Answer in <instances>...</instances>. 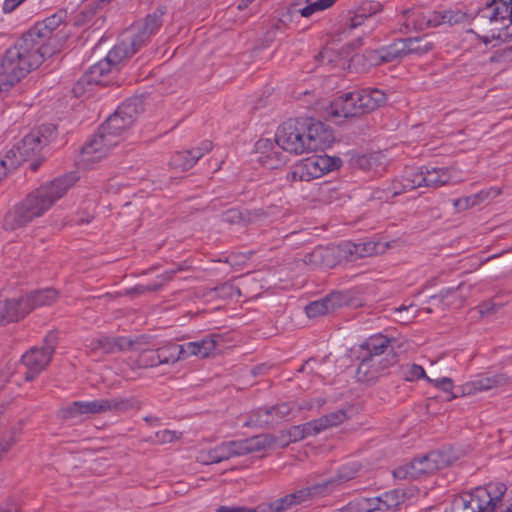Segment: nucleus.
Masks as SVG:
<instances>
[{
    "instance_id": "nucleus-1",
    "label": "nucleus",
    "mask_w": 512,
    "mask_h": 512,
    "mask_svg": "<svg viewBox=\"0 0 512 512\" xmlns=\"http://www.w3.org/2000/svg\"><path fill=\"white\" fill-rule=\"evenodd\" d=\"M75 182L74 174H66L41 185L6 213L4 229L16 230L41 217L67 193Z\"/></svg>"
},
{
    "instance_id": "nucleus-2",
    "label": "nucleus",
    "mask_w": 512,
    "mask_h": 512,
    "mask_svg": "<svg viewBox=\"0 0 512 512\" xmlns=\"http://www.w3.org/2000/svg\"><path fill=\"white\" fill-rule=\"evenodd\" d=\"M51 56L48 48L25 32L0 59V91H8Z\"/></svg>"
},
{
    "instance_id": "nucleus-3",
    "label": "nucleus",
    "mask_w": 512,
    "mask_h": 512,
    "mask_svg": "<svg viewBox=\"0 0 512 512\" xmlns=\"http://www.w3.org/2000/svg\"><path fill=\"white\" fill-rule=\"evenodd\" d=\"M462 179L452 167L411 168L405 171L399 182L393 183L392 196L420 187L438 188L449 183H457Z\"/></svg>"
},
{
    "instance_id": "nucleus-4",
    "label": "nucleus",
    "mask_w": 512,
    "mask_h": 512,
    "mask_svg": "<svg viewBox=\"0 0 512 512\" xmlns=\"http://www.w3.org/2000/svg\"><path fill=\"white\" fill-rule=\"evenodd\" d=\"M57 296L56 290L46 288L33 291L19 299L0 301V325L18 321L37 307L51 305Z\"/></svg>"
},
{
    "instance_id": "nucleus-5",
    "label": "nucleus",
    "mask_w": 512,
    "mask_h": 512,
    "mask_svg": "<svg viewBox=\"0 0 512 512\" xmlns=\"http://www.w3.org/2000/svg\"><path fill=\"white\" fill-rule=\"evenodd\" d=\"M55 133L53 125H42L38 129L25 135L22 140L10 149L1 162L9 171L16 169L24 161L36 155L43 146L47 145L49 138Z\"/></svg>"
},
{
    "instance_id": "nucleus-6",
    "label": "nucleus",
    "mask_w": 512,
    "mask_h": 512,
    "mask_svg": "<svg viewBox=\"0 0 512 512\" xmlns=\"http://www.w3.org/2000/svg\"><path fill=\"white\" fill-rule=\"evenodd\" d=\"M456 459L457 457L452 454L451 449L431 451L427 455L396 468L393 475L397 479H418L451 465Z\"/></svg>"
},
{
    "instance_id": "nucleus-7",
    "label": "nucleus",
    "mask_w": 512,
    "mask_h": 512,
    "mask_svg": "<svg viewBox=\"0 0 512 512\" xmlns=\"http://www.w3.org/2000/svg\"><path fill=\"white\" fill-rule=\"evenodd\" d=\"M142 102L138 98H132L122 103L113 115L100 127L113 139H117L129 129L142 112Z\"/></svg>"
},
{
    "instance_id": "nucleus-8",
    "label": "nucleus",
    "mask_w": 512,
    "mask_h": 512,
    "mask_svg": "<svg viewBox=\"0 0 512 512\" xmlns=\"http://www.w3.org/2000/svg\"><path fill=\"white\" fill-rule=\"evenodd\" d=\"M57 335L48 333L41 347H32L21 358L22 365L26 368L24 378L26 381L34 380L50 363L55 352Z\"/></svg>"
},
{
    "instance_id": "nucleus-9",
    "label": "nucleus",
    "mask_w": 512,
    "mask_h": 512,
    "mask_svg": "<svg viewBox=\"0 0 512 512\" xmlns=\"http://www.w3.org/2000/svg\"><path fill=\"white\" fill-rule=\"evenodd\" d=\"M124 59L117 53V56L112 57V50L109 51L107 56L90 67L76 83L73 92L79 95L85 91V85H107L110 80L109 75L118 71V65Z\"/></svg>"
},
{
    "instance_id": "nucleus-10",
    "label": "nucleus",
    "mask_w": 512,
    "mask_h": 512,
    "mask_svg": "<svg viewBox=\"0 0 512 512\" xmlns=\"http://www.w3.org/2000/svg\"><path fill=\"white\" fill-rule=\"evenodd\" d=\"M275 142L278 149L294 154L306 152L305 122L301 120H288L277 130Z\"/></svg>"
},
{
    "instance_id": "nucleus-11",
    "label": "nucleus",
    "mask_w": 512,
    "mask_h": 512,
    "mask_svg": "<svg viewBox=\"0 0 512 512\" xmlns=\"http://www.w3.org/2000/svg\"><path fill=\"white\" fill-rule=\"evenodd\" d=\"M64 18L65 12L58 11L44 20L38 21L26 33L39 42L43 48H48L50 54L53 55L59 51L60 47L59 37L55 31L63 23Z\"/></svg>"
},
{
    "instance_id": "nucleus-12",
    "label": "nucleus",
    "mask_w": 512,
    "mask_h": 512,
    "mask_svg": "<svg viewBox=\"0 0 512 512\" xmlns=\"http://www.w3.org/2000/svg\"><path fill=\"white\" fill-rule=\"evenodd\" d=\"M506 486L503 483L488 484L485 487H477L467 495L473 502L475 512H498L503 506V496Z\"/></svg>"
},
{
    "instance_id": "nucleus-13",
    "label": "nucleus",
    "mask_w": 512,
    "mask_h": 512,
    "mask_svg": "<svg viewBox=\"0 0 512 512\" xmlns=\"http://www.w3.org/2000/svg\"><path fill=\"white\" fill-rule=\"evenodd\" d=\"M294 405L291 402H283L258 408L251 414L249 423L257 427L273 428L282 421L290 420Z\"/></svg>"
},
{
    "instance_id": "nucleus-14",
    "label": "nucleus",
    "mask_w": 512,
    "mask_h": 512,
    "mask_svg": "<svg viewBox=\"0 0 512 512\" xmlns=\"http://www.w3.org/2000/svg\"><path fill=\"white\" fill-rule=\"evenodd\" d=\"M83 415L100 414L107 411L124 413L129 410L139 409L140 403L135 397L110 399H96L93 401H81Z\"/></svg>"
},
{
    "instance_id": "nucleus-15",
    "label": "nucleus",
    "mask_w": 512,
    "mask_h": 512,
    "mask_svg": "<svg viewBox=\"0 0 512 512\" xmlns=\"http://www.w3.org/2000/svg\"><path fill=\"white\" fill-rule=\"evenodd\" d=\"M381 5L377 2L363 3L349 19L346 20L344 26L345 31H353L362 28V34L369 35L377 26V20L374 15L380 11Z\"/></svg>"
},
{
    "instance_id": "nucleus-16",
    "label": "nucleus",
    "mask_w": 512,
    "mask_h": 512,
    "mask_svg": "<svg viewBox=\"0 0 512 512\" xmlns=\"http://www.w3.org/2000/svg\"><path fill=\"white\" fill-rule=\"evenodd\" d=\"M358 357L361 361L356 371V377L358 381L366 383L376 381L387 368L397 362V355L376 359L360 353Z\"/></svg>"
},
{
    "instance_id": "nucleus-17",
    "label": "nucleus",
    "mask_w": 512,
    "mask_h": 512,
    "mask_svg": "<svg viewBox=\"0 0 512 512\" xmlns=\"http://www.w3.org/2000/svg\"><path fill=\"white\" fill-rule=\"evenodd\" d=\"M403 22L399 31L407 34L411 31H422L437 27V11H426L422 8L405 9L402 12Z\"/></svg>"
},
{
    "instance_id": "nucleus-18",
    "label": "nucleus",
    "mask_w": 512,
    "mask_h": 512,
    "mask_svg": "<svg viewBox=\"0 0 512 512\" xmlns=\"http://www.w3.org/2000/svg\"><path fill=\"white\" fill-rule=\"evenodd\" d=\"M116 145L117 139H113L99 127L97 133L82 147V161L85 163L98 161L105 157Z\"/></svg>"
},
{
    "instance_id": "nucleus-19",
    "label": "nucleus",
    "mask_w": 512,
    "mask_h": 512,
    "mask_svg": "<svg viewBox=\"0 0 512 512\" xmlns=\"http://www.w3.org/2000/svg\"><path fill=\"white\" fill-rule=\"evenodd\" d=\"M150 38L146 32L134 24L123 34L121 41L113 47L112 57L119 53L124 60L128 59L146 45Z\"/></svg>"
},
{
    "instance_id": "nucleus-20",
    "label": "nucleus",
    "mask_w": 512,
    "mask_h": 512,
    "mask_svg": "<svg viewBox=\"0 0 512 512\" xmlns=\"http://www.w3.org/2000/svg\"><path fill=\"white\" fill-rule=\"evenodd\" d=\"M305 122L306 153L317 152L330 146L333 134L324 123L312 119H302Z\"/></svg>"
},
{
    "instance_id": "nucleus-21",
    "label": "nucleus",
    "mask_w": 512,
    "mask_h": 512,
    "mask_svg": "<svg viewBox=\"0 0 512 512\" xmlns=\"http://www.w3.org/2000/svg\"><path fill=\"white\" fill-rule=\"evenodd\" d=\"M271 444L272 436L270 435H258L243 440L225 442L230 458L263 451Z\"/></svg>"
},
{
    "instance_id": "nucleus-22",
    "label": "nucleus",
    "mask_w": 512,
    "mask_h": 512,
    "mask_svg": "<svg viewBox=\"0 0 512 512\" xmlns=\"http://www.w3.org/2000/svg\"><path fill=\"white\" fill-rule=\"evenodd\" d=\"M310 179H316L334 171L342 165V160L336 156L327 154L313 155L302 161Z\"/></svg>"
},
{
    "instance_id": "nucleus-23",
    "label": "nucleus",
    "mask_w": 512,
    "mask_h": 512,
    "mask_svg": "<svg viewBox=\"0 0 512 512\" xmlns=\"http://www.w3.org/2000/svg\"><path fill=\"white\" fill-rule=\"evenodd\" d=\"M357 98V92L345 93L330 104L328 115L332 118H349L362 115Z\"/></svg>"
},
{
    "instance_id": "nucleus-24",
    "label": "nucleus",
    "mask_w": 512,
    "mask_h": 512,
    "mask_svg": "<svg viewBox=\"0 0 512 512\" xmlns=\"http://www.w3.org/2000/svg\"><path fill=\"white\" fill-rule=\"evenodd\" d=\"M477 20H488L490 23L509 20L512 24V0H492L479 9Z\"/></svg>"
},
{
    "instance_id": "nucleus-25",
    "label": "nucleus",
    "mask_w": 512,
    "mask_h": 512,
    "mask_svg": "<svg viewBox=\"0 0 512 512\" xmlns=\"http://www.w3.org/2000/svg\"><path fill=\"white\" fill-rule=\"evenodd\" d=\"M392 342V339L382 334L373 335L360 345V353L376 359L391 357L396 355Z\"/></svg>"
},
{
    "instance_id": "nucleus-26",
    "label": "nucleus",
    "mask_w": 512,
    "mask_h": 512,
    "mask_svg": "<svg viewBox=\"0 0 512 512\" xmlns=\"http://www.w3.org/2000/svg\"><path fill=\"white\" fill-rule=\"evenodd\" d=\"M305 265L311 268H333L339 264L335 246H318L303 257Z\"/></svg>"
},
{
    "instance_id": "nucleus-27",
    "label": "nucleus",
    "mask_w": 512,
    "mask_h": 512,
    "mask_svg": "<svg viewBox=\"0 0 512 512\" xmlns=\"http://www.w3.org/2000/svg\"><path fill=\"white\" fill-rule=\"evenodd\" d=\"M315 490L316 487L300 489L291 494L276 499L267 505H262V507L265 512H285L291 509L293 506L302 504L303 502L307 501Z\"/></svg>"
},
{
    "instance_id": "nucleus-28",
    "label": "nucleus",
    "mask_w": 512,
    "mask_h": 512,
    "mask_svg": "<svg viewBox=\"0 0 512 512\" xmlns=\"http://www.w3.org/2000/svg\"><path fill=\"white\" fill-rule=\"evenodd\" d=\"M212 142L205 140L199 147L191 150L177 152L171 159L170 164L174 168H179L182 171L191 169L197 161L206 153L212 150Z\"/></svg>"
},
{
    "instance_id": "nucleus-29",
    "label": "nucleus",
    "mask_w": 512,
    "mask_h": 512,
    "mask_svg": "<svg viewBox=\"0 0 512 512\" xmlns=\"http://www.w3.org/2000/svg\"><path fill=\"white\" fill-rule=\"evenodd\" d=\"M357 95L362 114L372 112L387 102L386 93L378 88H365L357 91Z\"/></svg>"
},
{
    "instance_id": "nucleus-30",
    "label": "nucleus",
    "mask_w": 512,
    "mask_h": 512,
    "mask_svg": "<svg viewBox=\"0 0 512 512\" xmlns=\"http://www.w3.org/2000/svg\"><path fill=\"white\" fill-rule=\"evenodd\" d=\"M508 378L504 374H495L492 376H481L461 387L462 395H471L477 392L487 391L495 387L503 386Z\"/></svg>"
},
{
    "instance_id": "nucleus-31",
    "label": "nucleus",
    "mask_w": 512,
    "mask_h": 512,
    "mask_svg": "<svg viewBox=\"0 0 512 512\" xmlns=\"http://www.w3.org/2000/svg\"><path fill=\"white\" fill-rule=\"evenodd\" d=\"M219 337L215 335L206 336L199 341L188 342L181 345L184 359L189 356H200L206 358L216 349Z\"/></svg>"
},
{
    "instance_id": "nucleus-32",
    "label": "nucleus",
    "mask_w": 512,
    "mask_h": 512,
    "mask_svg": "<svg viewBox=\"0 0 512 512\" xmlns=\"http://www.w3.org/2000/svg\"><path fill=\"white\" fill-rule=\"evenodd\" d=\"M338 305V297L331 294L308 304L305 307V312L309 318H316L334 311Z\"/></svg>"
},
{
    "instance_id": "nucleus-33",
    "label": "nucleus",
    "mask_w": 512,
    "mask_h": 512,
    "mask_svg": "<svg viewBox=\"0 0 512 512\" xmlns=\"http://www.w3.org/2000/svg\"><path fill=\"white\" fill-rule=\"evenodd\" d=\"M375 502V510L380 512H387L404 502V493L399 490H391L383 493L379 497H372Z\"/></svg>"
},
{
    "instance_id": "nucleus-34",
    "label": "nucleus",
    "mask_w": 512,
    "mask_h": 512,
    "mask_svg": "<svg viewBox=\"0 0 512 512\" xmlns=\"http://www.w3.org/2000/svg\"><path fill=\"white\" fill-rule=\"evenodd\" d=\"M166 13L165 7H158L152 13L148 14L142 23H136L150 37L157 33L163 24V16Z\"/></svg>"
},
{
    "instance_id": "nucleus-35",
    "label": "nucleus",
    "mask_w": 512,
    "mask_h": 512,
    "mask_svg": "<svg viewBox=\"0 0 512 512\" xmlns=\"http://www.w3.org/2000/svg\"><path fill=\"white\" fill-rule=\"evenodd\" d=\"M157 358L161 365L174 364L184 359L183 349L179 344L169 343L157 349Z\"/></svg>"
},
{
    "instance_id": "nucleus-36",
    "label": "nucleus",
    "mask_w": 512,
    "mask_h": 512,
    "mask_svg": "<svg viewBox=\"0 0 512 512\" xmlns=\"http://www.w3.org/2000/svg\"><path fill=\"white\" fill-rule=\"evenodd\" d=\"M347 418L346 412L342 409L328 413L318 419L313 420L315 433H320L330 427L337 426Z\"/></svg>"
},
{
    "instance_id": "nucleus-37",
    "label": "nucleus",
    "mask_w": 512,
    "mask_h": 512,
    "mask_svg": "<svg viewBox=\"0 0 512 512\" xmlns=\"http://www.w3.org/2000/svg\"><path fill=\"white\" fill-rule=\"evenodd\" d=\"M201 463L209 465L230 459L225 442L208 451H201L197 458Z\"/></svg>"
},
{
    "instance_id": "nucleus-38",
    "label": "nucleus",
    "mask_w": 512,
    "mask_h": 512,
    "mask_svg": "<svg viewBox=\"0 0 512 512\" xmlns=\"http://www.w3.org/2000/svg\"><path fill=\"white\" fill-rule=\"evenodd\" d=\"M405 54H425L433 48V43L428 40L427 36L405 38Z\"/></svg>"
},
{
    "instance_id": "nucleus-39",
    "label": "nucleus",
    "mask_w": 512,
    "mask_h": 512,
    "mask_svg": "<svg viewBox=\"0 0 512 512\" xmlns=\"http://www.w3.org/2000/svg\"><path fill=\"white\" fill-rule=\"evenodd\" d=\"M469 15L459 9H449L441 12L437 11V27L442 24H448L450 26L458 25L467 22Z\"/></svg>"
},
{
    "instance_id": "nucleus-40",
    "label": "nucleus",
    "mask_w": 512,
    "mask_h": 512,
    "mask_svg": "<svg viewBox=\"0 0 512 512\" xmlns=\"http://www.w3.org/2000/svg\"><path fill=\"white\" fill-rule=\"evenodd\" d=\"M181 270H182V268L178 267L177 269H172L170 271H166L157 277L158 281L148 284V285H142V284L136 285L133 288V291H135L138 294H143L146 292H156V291L160 290L166 282L170 281L177 271H181Z\"/></svg>"
},
{
    "instance_id": "nucleus-41",
    "label": "nucleus",
    "mask_w": 512,
    "mask_h": 512,
    "mask_svg": "<svg viewBox=\"0 0 512 512\" xmlns=\"http://www.w3.org/2000/svg\"><path fill=\"white\" fill-rule=\"evenodd\" d=\"M380 53L382 54L385 63L400 59L406 56L405 43L402 39L395 40L392 44L381 47Z\"/></svg>"
},
{
    "instance_id": "nucleus-42",
    "label": "nucleus",
    "mask_w": 512,
    "mask_h": 512,
    "mask_svg": "<svg viewBox=\"0 0 512 512\" xmlns=\"http://www.w3.org/2000/svg\"><path fill=\"white\" fill-rule=\"evenodd\" d=\"M334 246L339 263L342 261L352 262L359 259L357 256V246L354 242L345 241Z\"/></svg>"
},
{
    "instance_id": "nucleus-43",
    "label": "nucleus",
    "mask_w": 512,
    "mask_h": 512,
    "mask_svg": "<svg viewBox=\"0 0 512 512\" xmlns=\"http://www.w3.org/2000/svg\"><path fill=\"white\" fill-rule=\"evenodd\" d=\"M372 498H357L344 506L340 512H376Z\"/></svg>"
},
{
    "instance_id": "nucleus-44",
    "label": "nucleus",
    "mask_w": 512,
    "mask_h": 512,
    "mask_svg": "<svg viewBox=\"0 0 512 512\" xmlns=\"http://www.w3.org/2000/svg\"><path fill=\"white\" fill-rule=\"evenodd\" d=\"M315 434L316 433L313 421L307 422L302 425L293 426L288 431L289 440L292 442L302 440L307 436Z\"/></svg>"
},
{
    "instance_id": "nucleus-45",
    "label": "nucleus",
    "mask_w": 512,
    "mask_h": 512,
    "mask_svg": "<svg viewBox=\"0 0 512 512\" xmlns=\"http://www.w3.org/2000/svg\"><path fill=\"white\" fill-rule=\"evenodd\" d=\"M357 246V256L359 258L369 257L382 252V245L379 242L365 240L355 243Z\"/></svg>"
},
{
    "instance_id": "nucleus-46",
    "label": "nucleus",
    "mask_w": 512,
    "mask_h": 512,
    "mask_svg": "<svg viewBox=\"0 0 512 512\" xmlns=\"http://www.w3.org/2000/svg\"><path fill=\"white\" fill-rule=\"evenodd\" d=\"M473 502L469 499L467 492L455 497L451 503L450 509L446 512H475Z\"/></svg>"
},
{
    "instance_id": "nucleus-47",
    "label": "nucleus",
    "mask_w": 512,
    "mask_h": 512,
    "mask_svg": "<svg viewBox=\"0 0 512 512\" xmlns=\"http://www.w3.org/2000/svg\"><path fill=\"white\" fill-rule=\"evenodd\" d=\"M81 401H74L70 403L69 405L61 408L59 410V417L63 420H75L79 419L81 420L83 415V410L80 407Z\"/></svg>"
},
{
    "instance_id": "nucleus-48",
    "label": "nucleus",
    "mask_w": 512,
    "mask_h": 512,
    "mask_svg": "<svg viewBox=\"0 0 512 512\" xmlns=\"http://www.w3.org/2000/svg\"><path fill=\"white\" fill-rule=\"evenodd\" d=\"M360 468L361 464L356 461L344 464L343 466H341L337 473L336 481L345 482L355 478Z\"/></svg>"
},
{
    "instance_id": "nucleus-49",
    "label": "nucleus",
    "mask_w": 512,
    "mask_h": 512,
    "mask_svg": "<svg viewBox=\"0 0 512 512\" xmlns=\"http://www.w3.org/2000/svg\"><path fill=\"white\" fill-rule=\"evenodd\" d=\"M378 159V155H361L354 159V166L364 171L374 170L379 164Z\"/></svg>"
},
{
    "instance_id": "nucleus-50",
    "label": "nucleus",
    "mask_w": 512,
    "mask_h": 512,
    "mask_svg": "<svg viewBox=\"0 0 512 512\" xmlns=\"http://www.w3.org/2000/svg\"><path fill=\"white\" fill-rule=\"evenodd\" d=\"M92 350H100L103 353H115L114 337H100L91 342Z\"/></svg>"
},
{
    "instance_id": "nucleus-51",
    "label": "nucleus",
    "mask_w": 512,
    "mask_h": 512,
    "mask_svg": "<svg viewBox=\"0 0 512 512\" xmlns=\"http://www.w3.org/2000/svg\"><path fill=\"white\" fill-rule=\"evenodd\" d=\"M404 377L407 381H415L421 378H425L428 381H431L425 373V370L422 366L417 364H409L404 369Z\"/></svg>"
},
{
    "instance_id": "nucleus-52",
    "label": "nucleus",
    "mask_w": 512,
    "mask_h": 512,
    "mask_svg": "<svg viewBox=\"0 0 512 512\" xmlns=\"http://www.w3.org/2000/svg\"><path fill=\"white\" fill-rule=\"evenodd\" d=\"M287 180L288 181H291V182H295V181H310V177L302 163V161L295 165L293 167V169L287 173Z\"/></svg>"
},
{
    "instance_id": "nucleus-53",
    "label": "nucleus",
    "mask_w": 512,
    "mask_h": 512,
    "mask_svg": "<svg viewBox=\"0 0 512 512\" xmlns=\"http://www.w3.org/2000/svg\"><path fill=\"white\" fill-rule=\"evenodd\" d=\"M138 362L140 367H156L161 365L160 362H158L157 350L143 351L139 356Z\"/></svg>"
},
{
    "instance_id": "nucleus-54",
    "label": "nucleus",
    "mask_w": 512,
    "mask_h": 512,
    "mask_svg": "<svg viewBox=\"0 0 512 512\" xmlns=\"http://www.w3.org/2000/svg\"><path fill=\"white\" fill-rule=\"evenodd\" d=\"M260 163L267 169H277L282 166L286 159H274L272 154H264L259 158Z\"/></svg>"
},
{
    "instance_id": "nucleus-55",
    "label": "nucleus",
    "mask_w": 512,
    "mask_h": 512,
    "mask_svg": "<svg viewBox=\"0 0 512 512\" xmlns=\"http://www.w3.org/2000/svg\"><path fill=\"white\" fill-rule=\"evenodd\" d=\"M364 58L372 66H378V65L385 63L384 58L382 57V54L380 53V48L375 49V50L374 49L366 50L364 53Z\"/></svg>"
},
{
    "instance_id": "nucleus-56",
    "label": "nucleus",
    "mask_w": 512,
    "mask_h": 512,
    "mask_svg": "<svg viewBox=\"0 0 512 512\" xmlns=\"http://www.w3.org/2000/svg\"><path fill=\"white\" fill-rule=\"evenodd\" d=\"M325 6L322 2V0H317L307 6H305L304 8H302L300 10V14L303 16V17H310L311 15H313L315 12L317 11H322V10H325Z\"/></svg>"
},
{
    "instance_id": "nucleus-57",
    "label": "nucleus",
    "mask_w": 512,
    "mask_h": 512,
    "mask_svg": "<svg viewBox=\"0 0 512 512\" xmlns=\"http://www.w3.org/2000/svg\"><path fill=\"white\" fill-rule=\"evenodd\" d=\"M476 203V196H468L464 198L455 199L453 206L457 211L466 210Z\"/></svg>"
},
{
    "instance_id": "nucleus-58",
    "label": "nucleus",
    "mask_w": 512,
    "mask_h": 512,
    "mask_svg": "<svg viewBox=\"0 0 512 512\" xmlns=\"http://www.w3.org/2000/svg\"><path fill=\"white\" fill-rule=\"evenodd\" d=\"M217 512H265L262 506L256 508L220 506Z\"/></svg>"
},
{
    "instance_id": "nucleus-59",
    "label": "nucleus",
    "mask_w": 512,
    "mask_h": 512,
    "mask_svg": "<svg viewBox=\"0 0 512 512\" xmlns=\"http://www.w3.org/2000/svg\"><path fill=\"white\" fill-rule=\"evenodd\" d=\"M133 344L134 341L127 337H114L115 352L130 350Z\"/></svg>"
},
{
    "instance_id": "nucleus-60",
    "label": "nucleus",
    "mask_w": 512,
    "mask_h": 512,
    "mask_svg": "<svg viewBox=\"0 0 512 512\" xmlns=\"http://www.w3.org/2000/svg\"><path fill=\"white\" fill-rule=\"evenodd\" d=\"M101 7L102 5L100 2H98V0L92 1L83 8L81 14L85 19H91L97 13V10Z\"/></svg>"
},
{
    "instance_id": "nucleus-61",
    "label": "nucleus",
    "mask_w": 512,
    "mask_h": 512,
    "mask_svg": "<svg viewBox=\"0 0 512 512\" xmlns=\"http://www.w3.org/2000/svg\"><path fill=\"white\" fill-rule=\"evenodd\" d=\"M216 291L220 296H228L233 297V295L236 293L240 295V290L236 287H234L232 284L225 283L219 287L216 288Z\"/></svg>"
},
{
    "instance_id": "nucleus-62",
    "label": "nucleus",
    "mask_w": 512,
    "mask_h": 512,
    "mask_svg": "<svg viewBox=\"0 0 512 512\" xmlns=\"http://www.w3.org/2000/svg\"><path fill=\"white\" fill-rule=\"evenodd\" d=\"M499 307H500L499 305H496L495 303H493L491 301L483 302L482 304H480L478 306L479 313L482 316H488V315L493 314Z\"/></svg>"
},
{
    "instance_id": "nucleus-63",
    "label": "nucleus",
    "mask_w": 512,
    "mask_h": 512,
    "mask_svg": "<svg viewBox=\"0 0 512 512\" xmlns=\"http://www.w3.org/2000/svg\"><path fill=\"white\" fill-rule=\"evenodd\" d=\"M242 219V214L238 209H229L223 214V220L228 223H238Z\"/></svg>"
},
{
    "instance_id": "nucleus-64",
    "label": "nucleus",
    "mask_w": 512,
    "mask_h": 512,
    "mask_svg": "<svg viewBox=\"0 0 512 512\" xmlns=\"http://www.w3.org/2000/svg\"><path fill=\"white\" fill-rule=\"evenodd\" d=\"M435 386L442 389L445 392H449L453 388V381L448 377L435 380Z\"/></svg>"
}]
</instances>
